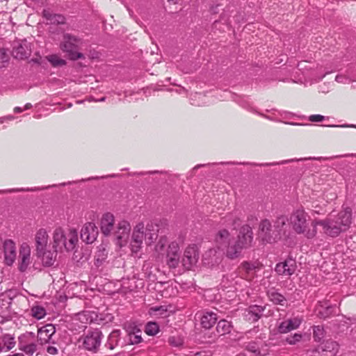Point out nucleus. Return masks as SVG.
<instances>
[{"mask_svg":"<svg viewBox=\"0 0 356 356\" xmlns=\"http://www.w3.org/2000/svg\"><path fill=\"white\" fill-rule=\"evenodd\" d=\"M352 209L349 207H343L334 218L329 217L316 222L322 227L323 232L331 238H336L341 233L346 232L352 224Z\"/></svg>","mask_w":356,"mask_h":356,"instance_id":"obj_1","label":"nucleus"},{"mask_svg":"<svg viewBox=\"0 0 356 356\" xmlns=\"http://www.w3.org/2000/svg\"><path fill=\"white\" fill-rule=\"evenodd\" d=\"M318 220H311L310 216L302 207L294 209L289 216V225L293 232L307 239H312L316 236V226L318 224L315 222Z\"/></svg>","mask_w":356,"mask_h":356,"instance_id":"obj_2","label":"nucleus"},{"mask_svg":"<svg viewBox=\"0 0 356 356\" xmlns=\"http://www.w3.org/2000/svg\"><path fill=\"white\" fill-rule=\"evenodd\" d=\"M252 229L250 225H245L241 227L237 237H234L228 246L222 251L223 254L229 259H237L241 256L243 250L252 245Z\"/></svg>","mask_w":356,"mask_h":356,"instance_id":"obj_3","label":"nucleus"},{"mask_svg":"<svg viewBox=\"0 0 356 356\" xmlns=\"http://www.w3.org/2000/svg\"><path fill=\"white\" fill-rule=\"evenodd\" d=\"M158 227L152 224L147 225L145 227L143 222L137 224L133 230L131 248V251L134 253L138 252L145 241L147 245H151L158 238Z\"/></svg>","mask_w":356,"mask_h":356,"instance_id":"obj_4","label":"nucleus"},{"mask_svg":"<svg viewBox=\"0 0 356 356\" xmlns=\"http://www.w3.org/2000/svg\"><path fill=\"white\" fill-rule=\"evenodd\" d=\"M78 243V233L75 229L65 233L62 227H56L53 233V248L55 251H73Z\"/></svg>","mask_w":356,"mask_h":356,"instance_id":"obj_5","label":"nucleus"},{"mask_svg":"<svg viewBox=\"0 0 356 356\" xmlns=\"http://www.w3.org/2000/svg\"><path fill=\"white\" fill-rule=\"evenodd\" d=\"M81 44V41L79 38L71 34L65 33L60 43V49L67 54L70 60H76L84 58V55L78 52L79 46Z\"/></svg>","mask_w":356,"mask_h":356,"instance_id":"obj_6","label":"nucleus"},{"mask_svg":"<svg viewBox=\"0 0 356 356\" xmlns=\"http://www.w3.org/2000/svg\"><path fill=\"white\" fill-rule=\"evenodd\" d=\"M289 217L281 215L276 218L274 221V233L277 241L278 240L287 241L293 236V233L289 229Z\"/></svg>","mask_w":356,"mask_h":356,"instance_id":"obj_7","label":"nucleus"},{"mask_svg":"<svg viewBox=\"0 0 356 356\" xmlns=\"http://www.w3.org/2000/svg\"><path fill=\"white\" fill-rule=\"evenodd\" d=\"M102 337L103 334L98 329L88 331L83 337L82 345L83 348L88 351L96 353L101 345Z\"/></svg>","mask_w":356,"mask_h":356,"instance_id":"obj_8","label":"nucleus"},{"mask_svg":"<svg viewBox=\"0 0 356 356\" xmlns=\"http://www.w3.org/2000/svg\"><path fill=\"white\" fill-rule=\"evenodd\" d=\"M19 349L28 355H32L37 350L36 336L33 332H26L18 337Z\"/></svg>","mask_w":356,"mask_h":356,"instance_id":"obj_9","label":"nucleus"},{"mask_svg":"<svg viewBox=\"0 0 356 356\" xmlns=\"http://www.w3.org/2000/svg\"><path fill=\"white\" fill-rule=\"evenodd\" d=\"M32 260L31 248L29 244L26 242L22 243L19 250V270L22 273L26 271L29 266L31 264Z\"/></svg>","mask_w":356,"mask_h":356,"instance_id":"obj_10","label":"nucleus"},{"mask_svg":"<svg viewBox=\"0 0 356 356\" xmlns=\"http://www.w3.org/2000/svg\"><path fill=\"white\" fill-rule=\"evenodd\" d=\"M180 261L179 246L177 242L169 243L166 250V264L171 268H176Z\"/></svg>","mask_w":356,"mask_h":356,"instance_id":"obj_11","label":"nucleus"},{"mask_svg":"<svg viewBox=\"0 0 356 356\" xmlns=\"http://www.w3.org/2000/svg\"><path fill=\"white\" fill-rule=\"evenodd\" d=\"M199 259V252L197 248L194 245H188L184 253L182 264L184 267L190 270L196 265Z\"/></svg>","mask_w":356,"mask_h":356,"instance_id":"obj_12","label":"nucleus"},{"mask_svg":"<svg viewBox=\"0 0 356 356\" xmlns=\"http://www.w3.org/2000/svg\"><path fill=\"white\" fill-rule=\"evenodd\" d=\"M259 237L263 242L273 243L277 241L274 230L272 229V225L269 220L264 219L261 221L259 227Z\"/></svg>","mask_w":356,"mask_h":356,"instance_id":"obj_13","label":"nucleus"},{"mask_svg":"<svg viewBox=\"0 0 356 356\" xmlns=\"http://www.w3.org/2000/svg\"><path fill=\"white\" fill-rule=\"evenodd\" d=\"M99 231L94 222H89L83 225L81 229V238L87 244L92 243L98 236Z\"/></svg>","mask_w":356,"mask_h":356,"instance_id":"obj_14","label":"nucleus"},{"mask_svg":"<svg viewBox=\"0 0 356 356\" xmlns=\"http://www.w3.org/2000/svg\"><path fill=\"white\" fill-rule=\"evenodd\" d=\"M3 252L5 264L12 266L17 257L16 246L15 242L11 239H6L2 243Z\"/></svg>","mask_w":356,"mask_h":356,"instance_id":"obj_15","label":"nucleus"},{"mask_svg":"<svg viewBox=\"0 0 356 356\" xmlns=\"http://www.w3.org/2000/svg\"><path fill=\"white\" fill-rule=\"evenodd\" d=\"M233 238L227 229H220L214 237L215 247L219 250L224 251Z\"/></svg>","mask_w":356,"mask_h":356,"instance_id":"obj_16","label":"nucleus"},{"mask_svg":"<svg viewBox=\"0 0 356 356\" xmlns=\"http://www.w3.org/2000/svg\"><path fill=\"white\" fill-rule=\"evenodd\" d=\"M31 54V43L26 40L17 42L13 47V55L15 58L24 60L28 58Z\"/></svg>","mask_w":356,"mask_h":356,"instance_id":"obj_17","label":"nucleus"},{"mask_svg":"<svg viewBox=\"0 0 356 356\" xmlns=\"http://www.w3.org/2000/svg\"><path fill=\"white\" fill-rule=\"evenodd\" d=\"M296 260L289 258L283 262L277 264L275 270L280 275L291 276L296 272Z\"/></svg>","mask_w":356,"mask_h":356,"instance_id":"obj_18","label":"nucleus"},{"mask_svg":"<svg viewBox=\"0 0 356 356\" xmlns=\"http://www.w3.org/2000/svg\"><path fill=\"white\" fill-rule=\"evenodd\" d=\"M223 252L216 247L207 250L203 255V262L205 265L213 267L220 264L222 259Z\"/></svg>","mask_w":356,"mask_h":356,"instance_id":"obj_19","label":"nucleus"},{"mask_svg":"<svg viewBox=\"0 0 356 356\" xmlns=\"http://www.w3.org/2000/svg\"><path fill=\"white\" fill-rule=\"evenodd\" d=\"M131 230V226L128 221L122 220L118 223V230L115 232L117 238V243L122 247L126 245L129 234Z\"/></svg>","mask_w":356,"mask_h":356,"instance_id":"obj_20","label":"nucleus"},{"mask_svg":"<svg viewBox=\"0 0 356 356\" xmlns=\"http://www.w3.org/2000/svg\"><path fill=\"white\" fill-rule=\"evenodd\" d=\"M49 242L48 232L44 228H40L35 235V252H41L47 248Z\"/></svg>","mask_w":356,"mask_h":356,"instance_id":"obj_21","label":"nucleus"},{"mask_svg":"<svg viewBox=\"0 0 356 356\" xmlns=\"http://www.w3.org/2000/svg\"><path fill=\"white\" fill-rule=\"evenodd\" d=\"M260 267L261 264L257 261H243L240 266V269L242 276L247 280H251L254 277L256 270Z\"/></svg>","mask_w":356,"mask_h":356,"instance_id":"obj_22","label":"nucleus"},{"mask_svg":"<svg viewBox=\"0 0 356 356\" xmlns=\"http://www.w3.org/2000/svg\"><path fill=\"white\" fill-rule=\"evenodd\" d=\"M56 332V328L54 325L51 324H47L38 331V339L41 343H46L51 341L52 336Z\"/></svg>","mask_w":356,"mask_h":356,"instance_id":"obj_23","label":"nucleus"},{"mask_svg":"<svg viewBox=\"0 0 356 356\" xmlns=\"http://www.w3.org/2000/svg\"><path fill=\"white\" fill-rule=\"evenodd\" d=\"M302 318L293 317L282 322L278 330L280 333H287L293 330L297 329L301 324Z\"/></svg>","mask_w":356,"mask_h":356,"instance_id":"obj_24","label":"nucleus"},{"mask_svg":"<svg viewBox=\"0 0 356 356\" xmlns=\"http://www.w3.org/2000/svg\"><path fill=\"white\" fill-rule=\"evenodd\" d=\"M114 227V216L111 213H104L100 221V229L105 236L111 234Z\"/></svg>","mask_w":356,"mask_h":356,"instance_id":"obj_25","label":"nucleus"},{"mask_svg":"<svg viewBox=\"0 0 356 356\" xmlns=\"http://www.w3.org/2000/svg\"><path fill=\"white\" fill-rule=\"evenodd\" d=\"M264 309L261 306L252 305L245 312V318L251 322L257 321L262 316Z\"/></svg>","mask_w":356,"mask_h":356,"instance_id":"obj_26","label":"nucleus"},{"mask_svg":"<svg viewBox=\"0 0 356 356\" xmlns=\"http://www.w3.org/2000/svg\"><path fill=\"white\" fill-rule=\"evenodd\" d=\"M36 255L38 258H40L42 264L45 266H51L54 265L56 258V252H52L47 249L42 250L41 252H36Z\"/></svg>","mask_w":356,"mask_h":356,"instance_id":"obj_27","label":"nucleus"},{"mask_svg":"<svg viewBox=\"0 0 356 356\" xmlns=\"http://www.w3.org/2000/svg\"><path fill=\"white\" fill-rule=\"evenodd\" d=\"M217 319L216 313L205 311L201 317V325L205 329H210L216 323Z\"/></svg>","mask_w":356,"mask_h":356,"instance_id":"obj_28","label":"nucleus"},{"mask_svg":"<svg viewBox=\"0 0 356 356\" xmlns=\"http://www.w3.org/2000/svg\"><path fill=\"white\" fill-rule=\"evenodd\" d=\"M339 310L336 305H321L318 312V316L321 318H327L332 316L338 315Z\"/></svg>","mask_w":356,"mask_h":356,"instance_id":"obj_29","label":"nucleus"},{"mask_svg":"<svg viewBox=\"0 0 356 356\" xmlns=\"http://www.w3.org/2000/svg\"><path fill=\"white\" fill-rule=\"evenodd\" d=\"M43 16L52 24H64L65 23V17L63 15L52 13L49 10H44Z\"/></svg>","mask_w":356,"mask_h":356,"instance_id":"obj_30","label":"nucleus"},{"mask_svg":"<svg viewBox=\"0 0 356 356\" xmlns=\"http://www.w3.org/2000/svg\"><path fill=\"white\" fill-rule=\"evenodd\" d=\"M15 345V338L9 334L0 337V352L8 351Z\"/></svg>","mask_w":356,"mask_h":356,"instance_id":"obj_31","label":"nucleus"},{"mask_svg":"<svg viewBox=\"0 0 356 356\" xmlns=\"http://www.w3.org/2000/svg\"><path fill=\"white\" fill-rule=\"evenodd\" d=\"M168 245V239L167 236H161L159 241L156 242L155 247H154V251L159 254V255H163L165 252H166V246Z\"/></svg>","mask_w":356,"mask_h":356,"instance_id":"obj_32","label":"nucleus"},{"mask_svg":"<svg viewBox=\"0 0 356 356\" xmlns=\"http://www.w3.org/2000/svg\"><path fill=\"white\" fill-rule=\"evenodd\" d=\"M231 323L226 320H220L216 326V331L220 335H225L231 332Z\"/></svg>","mask_w":356,"mask_h":356,"instance_id":"obj_33","label":"nucleus"},{"mask_svg":"<svg viewBox=\"0 0 356 356\" xmlns=\"http://www.w3.org/2000/svg\"><path fill=\"white\" fill-rule=\"evenodd\" d=\"M108 252L106 249L101 245L98 248V250L95 254V265L99 266L107 258Z\"/></svg>","mask_w":356,"mask_h":356,"instance_id":"obj_34","label":"nucleus"},{"mask_svg":"<svg viewBox=\"0 0 356 356\" xmlns=\"http://www.w3.org/2000/svg\"><path fill=\"white\" fill-rule=\"evenodd\" d=\"M268 296L270 298V300L274 303V304H279L281 305H284L286 300V298L281 293L275 291H269L268 292Z\"/></svg>","mask_w":356,"mask_h":356,"instance_id":"obj_35","label":"nucleus"},{"mask_svg":"<svg viewBox=\"0 0 356 356\" xmlns=\"http://www.w3.org/2000/svg\"><path fill=\"white\" fill-rule=\"evenodd\" d=\"M339 349V345L336 341H327L322 347L323 351L329 352L331 355H335Z\"/></svg>","mask_w":356,"mask_h":356,"instance_id":"obj_36","label":"nucleus"},{"mask_svg":"<svg viewBox=\"0 0 356 356\" xmlns=\"http://www.w3.org/2000/svg\"><path fill=\"white\" fill-rule=\"evenodd\" d=\"M313 329V337L315 341L320 342L325 337V330L321 325H314Z\"/></svg>","mask_w":356,"mask_h":356,"instance_id":"obj_37","label":"nucleus"},{"mask_svg":"<svg viewBox=\"0 0 356 356\" xmlns=\"http://www.w3.org/2000/svg\"><path fill=\"white\" fill-rule=\"evenodd\" d=\"M223 224L227 227L236 229V227L240 224V219L232 214H229L225 218Z\"/></svg>","mask_w":356,"mask_h":356,"instance_id":"obj_38","label":"nucleus"},{"mask_svg":"<svg viewBox=\"0 0 356 356\" xmlns=\"http://www.w3.org/2000/svg\"><path fill=\"white\" fill-rule=\"evenodd\" d=\"M47 58L54 67H58L66 65V61L56 54L49 55L47 57Z\"/></svg>","mask_w":356,"mask_h":356,"instance_id":"obj_39","label":"nucleus"},{"mask_svg":"<svg viewBox=\"0 0 356 356\" xmlns=\"http://www.w3.org/2000/svg\"><path fill=\"white\" fill-rule=\"evenodd\" d=\"M118 331H114L110 334V335L108 337V341L106 343V346L113 350L115 346L118 344Z\"/></svg>","mask_w":356,"mask_h":356,"instance_id":"obj_40","label":"nucleus"},{"mask_svg":"<svg viewBox=\"0 0 356 356\" xmlns=\"http://www.w3.org/2000/svg\"><path fill=\"white\" fill-rule=\"evenodd\" d=\"M159 331V327L156 323L149 322L146 326L145 332L149 336H154Z\"/></svg>","mask_w":356,"mask_h":356,"instance_id":"obj_41","label":"nucleus"},{"mask_svg":"<svg viewBox=\"0 0 356 356\" xmlns=\"http://www.w3.org/2000/svg\"><path fill=\"white\" fill-rule=\"evenodd\" d=\"M225 280L230 281L233 286L237 285L239 281H242L243 277H238L236 272H232L223 277V282Z\"/></svg>","mask_w":356,"mask_h":356,"instance_id":"obj_42","label":"nucleus"},{"mask_svg":"<svg viewBox=\"0 0 356 356\" xmlns=\"http://www.w3.org/2000/svg\"><path fill=\"white\" fill-rule=\"evenodd\" d=\"M10 59L8 51L3 48H0V68L6 67Z\"/></svg>","mask_w":356,"mask_h":356,"instance_id":"obj_43","label":"nucleus"},{"mask_svg":"<svg viewBox=\"0 0 356 356\" xmlns=\"http://www.w3.org/2000/svg\"><path fill=\"white\" fill-rule=\"evenodd\" d=\"M32 315L37 319H41L46 315V311L42 307H33L31 309Z\"/></svg>","mask_w":356,"mask_h":356,"instance_id":"obj_44","label":"nucleus"},{"mask_svg":"<svg viewBox=\"0 0 356 356\" xmlns=\"http://www.w3.org/2000/svg\"><path fill=\"white\" fill-rule=\"evenodd\" d=\"M302 335L301 334L296 333L293 336L286 338V341L291 345H294L301 341Z\"/></svg>","mask_w":356,"mask_h":356,"instance_id":"obj_45","label":"nucleus"},{"mask_svg":"<svg viewBox=\"0 0 356 356\" xmlns=\"http://www.w3.org/2000/svg\"><path fill=\"white\" fill-rule=\"evenodd\" d=\"M337 70V66L335 65H326L323 70V73L319 77V79H322L326 74H330Z\"/></svg>","mask_w":356,"mask_h":356,"instance_id":"obj_46","label":"nucleus"},{"mask_svg":"<svg viewBox=\"0 0 356 356\" xmlns=\"http://www.w3.org/2000/svg\"><path fill=\"white\" fill-rule=\"evenodd\" d=\"M38 189L36 188H12V189H8V190H6V191H0V194L1 193H13V192H21V191H37Z\"/></svg>","mask_w":356,"mask_h":356,"instance_id":"obj_47","label":"nucleus"},{"mask_svg":"<svg viewBox=\"0 0 356 356\" xmlns=\"http://www.w3.org/2000/svg\"><path fill=\"white\" fill-rule=\"evenodd\" d=\"M247 350L252 353H257L259 352V348L258 344L254 341L249 342L246 346Z\"/></svg>","mask_w":356,"mask_h":356,"instance_id":"obj_48","label":"nucleus"},{"mask_svg":"<svg viewBox=\"0 0 356 356\" xmlns=\"http://www.w3.org/2000/svg\"><path fill=\"white\" fill-rule=\"evenodd\" d=\"M325 119V117L322 115H319V114H316V115H311L309 117V120L310 122H322L323 120H324Z\"/></svg>","mask_w":356,"mask_h":356,"instance_id":"obj_49","label":"nucleus"},{"mask_svg":"<svg viewBox=\"0 0 356 356\" xmlns=\"http://www.w3.org/2000/svg\"><path fill=\"white\" fill-rule=\"evenodd\" d=\"M335 81L338 83H349L350 80L348 77L342 74H338L335 77Z\"/></svg>","mask_w":356,"mask_h":356,"instance_id":"obj_50","label":"nucleus"},{"mask_svg":"<svg viewBox=\"0 0 356 356\" xmlns=\"http://www.w3.org/2000/svg\"><path fill=\"white\" fill-rule=\"evenodd\" d=\"M222 6L220 3H213L211 5L209 11L211 14H217L220 8Z\"/></svg>","mask_w":356,"mask_h":356,"instance_id":"obj_51","label":"nucleus"},{"mask_svg":"<svg viewBox=\"0 0 356 356\" xmlns=\"http://www.w3.org/2000/svg\"><path fill=\"white\" fill-rule=\"evenodd\" d=\"M142 341V337L140 335H138L137 334H130V341L131 343H138Z\"/></svg>","mask_w":356,"mask_h":356,"instance_id":"obj_52","label":"nucleus"},{"mask_svg":"<svg viewBox=\"0 0 356 356\" xmlns=\"http://www.w3.org/2000/svg\"><path fill=\"white\" fill-rule=\"evenodd\" d=\"M238 104H239L241 106H243V107H244V108H247V109H249V108H250V102H249L247 99H241V100L238 102Z\"/></svg>","mask_w":356,"mask_h":356,"instance_id":"obj_53","label":"nucleus"},{"mask_svg":"<svg viewBox=\"0 0 356 356\" xmlns=\"http://www.w3.org/2000/svg\"><path fill=\"white\" fill-rule=\"evenodd\" d=\"M47 351L48 353L51 355H56L58 352V350L54 346H48L47 348Z\"/></svg>","mask_w":356,"mask_h":356,"instance_id":"obj_54","label":"nucleus"},{"mask_svg":"<svg viewBox=\"0 0 356 356\" xmlns=\"http://www.w3.org/2000/svg\"><path fill=\"white\" fill-rule=\"evenodd\" d=\"M327 127H354L356 128V125L355 124H342V125H327Z\"/></svg>","mask_w":356,"mask_h":356,"instance_id":"obj_55","label":"nucleus"},{"mask_svg":"<svg viewBox=\"0 0 356 356\" xmlns=\"http://www.w3.org/2000/svg\"><path fill=\"white\" fill-rule=\"evenodd\" d=\"M24 111L23 108H22L21 107H19V106H17L14 108V111L15 113H21Z\"/></svg>","mask_w":356,"mask_h":356,"instance_id":"obj_56","label":"nucleus"},{"mask_svg":"<svg viewBox=\"0 0 356 356\" xmlns=\"http://www.w3.org/2000/svg\"><path fill=\"white\" fill-rule=\"evenodd\" d=\"M31 106H32V105L30 103H27L25 105L24 110L29 109V108H31Z\"/></svg>","mask_w":356,"mask_h":356,"instance_id":"obj_57","label":"nucleus"},{"mask_svg":"<svg viewBox=\"0 0 356 356\" xmlns=\"http://www.w3.org/2000/svg\"><path fill=\"white\" fill-rule=\"evenodd\" d=\"M154 309V311H159V310H162L163 312H166L167 311L166 309H164L162 307H156Z\"/></svg>","mask_w":356,"mask_h":356,"instance_id":"obj_58","label":"nucleus"},{"mask_svg":"<svg viewBox=\"0 0 356 356\" xmlns=\"http://www.w3.org/2000/svg\"><path fill=\"white\" fill-rule=\"evenodd\" d=\"M8 356H24V355L22 353H15V354L10 355Z\"/></svg>","mask_w":356,"mask_h":356,"instance_id":"obj_59","label":"nucleus"},{"mask_svg":"<svg viewBox=\"0 0 356 356\" xmlns=\"http://www.w3.org/2000/svg\"><path fill=\"white\" fill-rule=\"evenodd\" d=\"M204 165H196V166L194 168V169L199 168L200 167H201V166H204Z\"/></svg>","mask_w":356,"mask_h":356,"instance_id":"obj_60","label":"nucleus"},{"mask_svg":"<svg viewBox=\"0 0 356 356\" xmlns=\"http://www.w3.org/2000/svg\"><path fill=\"white\" fill-rule=\"evenodd\" d=\"M290 161H293V160L284 161L281 163H285L290 162Z\"/></svg>","mask_w":356,"mask_h":356,"instance_id":"obj_61","label":"nucleus"},{"mask_svg":"<svg viewBox=\"0 0 356 356\" xmlns=\"http://www.w3.org/2000/svg\"><path fill=\"white\" fill-rule=\"evenodd\" d=\"M104 100H105V97H102L99 101V102H104Z\"/></svg>","mask_w":356,"mask_h":356,"instance_id":"obj_62","label":"nucleus"},{"mask_svg":"<svg viewBox=\"0 0 356 356\" xmlns=\"http://www.w3.org/2000/svg\"><path fill=\"white\" fill-rule=\"evenodd\" d=\"M291 124H293V125H301L300 124H298V123H290Z\"/></svg>","mask_w":356,"mask_h":356,"instance_id":"obj_63","label":"nucleus"},{"mask_svg":"<svg viewBox=\"0 0 356 356\" xmlns=\"http://www.w3.org/2000/svg\"><path fill=\"white\" fill-rule=\"evenodd\" d=\"M236 356H245L244 355H236Z\"/></svg>","mask_w":356,"mask_h":356,"instance_id":"obj_64","label":"nucleus"}]
</instances>
